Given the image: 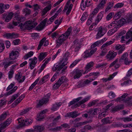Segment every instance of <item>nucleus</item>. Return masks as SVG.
<instances>
[{"mask_svg": "<svg viewBox=\"0 0 132 132\" xmlns=\"http://www.w3.org/2000/svg\"><path fill=\"white\" fill-rule=\"evenodd\" d=\"M14 73V71L12 69L11 70L9 71V79H10L12 77Z\"/></svg>", "mask_w": 132, "mask_h": 132, "instance_id": "5fc2aeb1", "label": "nucleus"}, {"mask_svg": "<svg viewBox=\"0 0 132 132\" xmlns=\"http://www.w3.org/2000/svg\"><path fill=\"white\" fill-rule=\"evenodd\" d=\"M117 55L116 52H109V53L106 55V57L109 60H111L113 59L116 57Z\"/></svg>", "mask_w": 132, "mask_h": 132, "instance_id": "aec40b11", "label": "nucleus"}, {"mask_svg": "<svg viewBox=\"0 0 132 132\" xmlns=\"http://www.w3.org/2000/svg\"><path fill=\"white\" fill-rule=\"evenodd\" d=\"M64 77L63 76H62L61 78H60L58 81L57 82V83L58 84V85H61L63 83V79Z\"/></svg>", "mask_w": 132, "mask_h": 132, "instance_id": "603ef678", "label": "nucleus"}, {"mask_svg": "<svg viewBox=\"0 0 132 132\" xmlns=\"http://www.w3.org/2000/svg\"><path fill=\"white\" fill-rule=\"evenodd\" d=\"M109 3L110 4L109 5L107 6L105 9V11L106 12L109 10L113 6V3L111 4L110 3Z\"/></svg>", "mask_w": 132, "mask_h": 132, "instance_id": "338daca9", "label": "nucleus"}, {"mask_svg": "<svg viewBox=\"0 0 132 132\" xmlns=\"http://www.w3.org/2000/svg\"><path fill=\"white\" fill-rule=\"evenodd\" d=\"M108 64L107 63H103L101 64H99L96 65V67L97 68H101L104 67Z\"/></svg>", "mask_w": 132, "mask_h": 132, "instance_id": "a18cd8bd", "label": "nucleus"}, {"mask_svg": "<svg viewBox=\"0 0 132 132\" xmlns=\"http://www.w3.org/2000/svg\"><path fill=\"white\" fill-rule=\"evenodd\" d=\"M46 38H43L40 40L37 48V49L38 50H39L40 49L41 47L43 45L44 43L46 40Z\"/></svg>", "mask_w": 132, "mask_h": 132, "instance_id": "f704fd0d", "label": "nucleus"}, {"mask_svg": "<svg viewBox=\"0 0 132 132\" xmlns=\"http://www.w3.org/2000/svg\"><path fill=\"white\" fill-rule=\"evenodd\" d=\"M127 103L129 104H132V96H130L127 98Z\"/></svg>", "mask_w": 132, "mask_h": 132, "instance_id": "680f3d73", "label": "nucleus"}, {"mask_svg": "<svg viewBox=\"0 0 132 132\" xmlns=\"http://www.w3.org/2000/svg\"><path fill=\"white\" fill-rule=\"evenodd\" d=\"M116 20L117 23V26H115L116 27V29L118 28H119V27H121L124 24L125 22H126V20L124 18H122L118 20Z\"/></svg>", "mask_w": 132, "mask_h": 132, "instance_id": "f3484780", "label": "nucleus"}, {"mask_svg": "<svg viewBox=\"0 0 132 132\" xmlns=\"http://www.w3.org/2000/svg\"><path fill=\"white\" fill-rule=\"evenodd\" d=\"M18 87L17 86H15L10 91L6 93L5 95L6 96H8L11 94L13 93L17 89Z\"/></svg>", "mask_w": 132, "mask_h": 132, "instance_id": "7c9ffc66", "label": "nucleus"}, {"mask_svg": "<svg viewBox=\"0 0 132 132\" xmlns=\"http://www.w3.org/2000/svg\"><path fill=\"white\" fill-rule=\"evenodd\" d=\"M19 55V53L18 51H12L9 54V58L11 60H14L18 57Z\"/></svg>", "mask_w": 132, "mask_h": 132, "instance_id": "4468645a", "label": "nucleus"}, {"mask_svg": "<svg viewBox=\"0 0 132 132\" xmlns=\"http://www.w3.org/2000/svg\"><path fill=\"white\" fill-rule=\"evenodd\" d=\"M93 17H92V16H90L89 17V18L88 20L87 24L88 25H89L92 22V18Z\"/></svg>", "mask_w": 132, "mask_h": 132, "instance_id": "052dcab7", "label": "nucleus"}, {"mask_svg": "<svg viewBox=\"0 0 132 132\" xmlns=\"http://www.w3.org/2000/svg\"><path fill=\"white\" fill-rule=\"evenodd\" d=\"M100 8L98 7L97 6V8L94 10L92 12V14L90 15V16H92V17H93L94 15H95L97 13L98 11L99 10V9Z\"/></svg>", "mask_w": 132, "mask_h": 132, "instance_id": "09e8293b", "label": "nucleus"}, {"mask_svg": "<svg viewBox=\"0 0 132 132\" xmlns=\"http://www.w3.org/2000/svg\"><path fill=\"white\" fill-rule=\"evenodd\" d=\"M94 64V63L93 62H90L87 64L85 67V73L87 72L88 71L90 70V69L93 66Z\"/></svg>", "mask_w": 132, "mask_h": 132, "instance_id": "393cba45", "label": "nucleus"}, {"mask_svg": "<svg viewBox=\"0 0 132 132\" xmlns=\"http://www.w3.org/2000/svg\"><path fill=\"white\" fill-rule=\"evenodd\" d=\"M31 108H28L23 109L20 113V115H23L24 114L26 113L28 111H29L31 109Z\"/></svg>", "mask_w": 132, "mask_h": 132, "instance_id": "e433bc0d", "label": "nucleus"}, {"mask_svg": "<svg viewBox=\"0 0 132 132\" xmlns=\"http://www.w3.org/2000/svg\"><path fill=\"white\" fill-rule=\"evenodd\" d=\"M51 95L50 93L44 95V97L41 100H40L37 105V108L42 106L43 104H46L49 101L50 96Z\"/></svg>", "mask_w": 132, "mask_h": 132, "instance_id": "7ed1b4c3", "label": "nucleus"}, {"mask_svg": "<svg viewBox=\"0 0 132 132\" xmlns=\"http://www.w3.org/2000/svg\"><path fill=\"white\" fill-rule=\"evenodd\" d=\"M49 76V75L48 74L44 76L42 78L41 80H40L39 84L40 85H42L46 82L47 81V79Z\"/></svg>", "mask_w": 132, "mask_h": 132, "instance_id": "cd10ccee", "label": "nucleus"}, {"mask_svg": "<svg viewBox=\"0 0 132 132\" xmlns=\"http://www.w3.org/2000/svg\"><path fill=\"white\" fill-rule=\"evenodd\" d=\"M69 55L70 53L68 52H67L64 54L63 60L61 61V63L62 64L63 66H65L67 64L68 57H69Z\"/></svg>", "mask_w": 132, "mask_h": 132, "instance_id": "dca6fc26", "label": "nucleus"}, {"mask_svg": "<svg viewBox=\"0 0 132 132\" xmlns=\"http://www.w3.org/2000/svg\"><path fill=\"white\" fill-rule=\"evenodd\" d=\"M33 54L34 53L33 52L30 51L24 57V59H27L29 57H31L33 55Z\"/></svg>", "mask_w": 132, "mask_h": 132, "instance_id": "ea45409f", "label": "nucleus"}, {"mask_svg": "<svg viewBox=\"0 0 132 132\" xmlns=\"http://www.w3.org/2000/svg\"><path fill=\"white\" fill-rule=\"evenodd\" d=\"M51 3V1H50L46 2L44 3V4L45 5H46L47 4H49L48 5L45 7L43 10L42 12V16L44 15L47 12L50 10H51V4H50Z\"/></svg>", "mask_w": 132, "mask_h": 132, "instance_id": "1a4fd4ad", "label": "nucleus"}, {"mask_svg": "<svg viewBox=\"0 0 132 132\" xmlns=\"http://www.w3.org/2000/svg\"><path fill=\"white\" fill-rule=\"evenodd\" d=\"M33 128L35 131L37 132H42L45 129V127L42 125L35 126Z\"/></svg>", "mask_w": 132, "mask_h": 132, "instance_id": "a211bd4d", "label": "nucleus"}, {"mask_svg": "<svg viewBox=\"0 0 132 132\" xmlns=\"http://www.w3.org/2000/svg\"><path fill=\"white\" fill-rule=\"evenodd\" d=\"M116 20H115V21L112 22L111 23H110V25L108 26L109 28H111L113 27H115L114 28H116L115 26H117V24H116Z\"/></svg>", "mask_w": 132, "mask_h": 132, "instance_id": "de8ad7c7", "label": "nucleus"}, {"mask_svg": "<svg viewBox=\"0 0 132 132\" xmlns=\"http://www.w3.org/2000/svg\"><path fill=\"white\" fill-rule=\"evenodd\" d=\"M121 12H119L116 13L114 17V18L116 20H117L118 19H119L121 16Z\"/></svg>", "mask_w": 132, "mask_h": 132, "instance_id": "a19ab883", "label": "nucleus"}, {"mask_svg": "<svg viewBox=\"0 0 132 132\" xmlns=\"http://www.w3.org/2000/svg\"><path fill=\"white\" fill-rule=\"evenodd\" d=\"M126 39H128L130 38L127 43L132 41V28L126 33Z\"/></svg>", "mask_w": 132, "mask_h": 132, "instance_id": "6ab92c4d", "label": "nucleus"}, {"mask_svg": "<svg viewBox=\"0 0 132 132\" xmlns=\"http://www.w3.org/2000/svg\"><path fill=\"white\" fill-rule=\"evenodd\" d=\"M23 12L25 13V16H26L27 15H29L30 14L31 11L30 10L27 8H26L23 10Z\"/></svg>", "mask_w": 132, "mask_h": 132, "instance_id": "79ce46f5", "label": "nucleus"}, {"mask_svg": "<svg viewBox=\"0 0 132 132\" xmlns=\"http://www.w3.org/2000/svg\"><path fill=\"white\" fill-rule=\"evenodd\" d=\"M0 5L1 6H2L3 9H8L10 7L9 5L8 4L5 5L4 4L1 3Z\"/></svg>", "mask_w": 132, "mask_h": 132, "instance_id": "bf43d9fd", "label": "nucleus"}, {"mask_svg": "<svg viewBox=\"0 0 132 132\" xmlns=\"http://www.w3.org/2000/svg\"><path fill=\"white\" fill-rule=\"evenodd\" d=\"M29 61H31L29 64V67L31 70L33 69L35 67V65L37 62V58L35 57L33 59L31 58L29 59Z\"/></svg>", "mask_w": 132, "mask_h": 132, "instance_id": "9d476101", "label": "nucleus"}, {"mask_svg": "<svg viewBox=\"0 0 132 132\" xmlns=\"http://www.w3.org/2000/svg\"><path fill=\"white\" fill-rule=\"evenodd\" d=\"M90 3V1H89V2H88V1L87 0V2L86 3V4L85 3V4H84V5H84L85 6H85H84V7H83V6L82 5V4H81V3L80 6H81V9L82 10H83L85 9V8L86 6L88 7V6H89L91 4Z\"/></svg>", "mask_w": 132, "mask_h": 132, "instance_id": "72a5a7b5", "label": "nucleus"}, {"mask_svg": "<svg viewBox=\"0 0 132 132\" xmlns=\"http://www.w3.org/2000/svg\"><path fill=\"white\" fill-rule=\"evenodd\" d=\"M100 42H99V41L98 40L94 43L91 46L92 48H94L96 46L100 44Z\"/></svg>", "mask_w": 132, "mask_h": 132, "instance_id": "13d9d810", "label": "nucleus"}, {"mask_svg": "<svg viewBox=\"0 0 132 132\" xmlns=\"http://www.w3.org/2000/svg\"><path fill=\"white\" fill-rule=\"evenodd\" d=\"M77 112L76 111H74L70 112L68 113L65 116V117H71L72 118H75L77 117L79 115V114H77Z\"/></svg>", "mask_w": 132, "mask_h": 132, "instance_id": "2eb2a0df", "label": "nucleus"}, {"mask_svg": "<svg viewBox=\"0 0 132 132\" xmlns=\"http://www.w3.org/2000/svg\"><path fill=\"white\" fill-rule=\"evenodd\" d=\"M11 118H8L7 119L6 121L4 122L5 123L6 125L8 126L10 123L11 122Z\"/></svg>", "mask_w": 132, "mask_h": 132, "instance_id": "774afa93", "label": "nucleus"}, {"mask_svg": "<svg viewBox=\"0 0 132 132\" xmlns=\"http://www.w3.org/2000/svg\"><path fill=\"white\" fill-rule=\"evenodd\" d=\"M106 32V29L105 28L103 27L102 26L100 27L98 30V32L96 35V38L98 39L103 36Z\"/></svg>", "mask_w": 132, "mask_h": 132, "instance_id": "39448f33", "label": "nucleus"}, {"mask_svg": "<svg viewBox=\"0 0 132 132\" xmlns=\"http://www.w3.org/2000/svg\"><path fill=\"white\" fill-rule=\"evenodd\" d=\"M114 42V40H110L109 42H107L106 43L103 44L101 47V49L104 48H106V47L109 45Z\"/></svg>", "mask_w": 132, "mask_h": 132, "instance_id": "c756f323", "label": "nucleus"}, {"mask_svg": "<svg viewBox=\"0 0 132 132\" xmlns=\"http://www.w3.org/2000/svg\"><path fill=\"white\" fill-rule=\"evenodd\" d=\"M18 123L21 126L29 125L32 122V120L31 119H27L25 121L22 118H19L18 119Z\"/></svg>", "mask_w": 132, "mask_h": 132, "instance_id": "20e7f679", "label": "nucleus"}, {"mask_svg": "<svg viewBox=\"0 0 132 132\" xmlns=\"http://www.w3.org/2000/svg\"><path fill=\"white\" fill-rule=\"evenodd\" d=\"M109 117L105 118L102 120V121L104 124L110 123L111 122L109 120Z\"/></svg>", "mask_w": 132, "mask_h": 132, "instance_id": "473e14b6", "label": "nucleus"}, {"mask_svg": "<svg viewBox=\"0 0 132 132\" xmlns=\"http://www.w3.org/2000/svg\"><path fill=\"white\" fill-rule=\"evenodd\" d=\"M15 77L19 83L22 82L25 79V77L24 76H23V77L22 78V79H21V75H17Z\"/></svg>", "mask_w": 132, "mask_h": 132, "instance_id": "c85d7f7f", "label": "nucleus"}, {"mask_svg": "<svg viewBox=\"0 0 132 132\" xmlns=\"http://www.w3.org/2000/svg\"><path fill=\"white\" fill-rule=\"evenodd\" d=\"M103 16V14L102 13L100 12L97 15V17L96 19V22L97 21V23L102 18Z\"/></svg>", "mask_w": 132, "mask_h": 132, "instance_id": "c9c22d12", "label": "nucleus"}, {"mask_svg": "<svg viewBox=\"0 0 132 132\" xmlns=\"http://www.w3.org/2000/svg\"><path fill=\"white\" fill-rule=\"evenodd\" d=\"M47 18H46L42 21L40 24H39L36 27V29L38 31H40L43 29L45 26L46 22L47 20Z\"/></svg>", "mask_w": 132, "mask_h": 132, "instance_id": "9b49d317", "label": "nucleus"}, {"mask_svg": "<svg viewBox=\"0 0 132 132\" xmlns=\"http://www.w3.org/2000/svg\"><path fill=\"white\" fill-rule=\"evenodd\" d=\"M11 60L10 58H7L5 60V61L4 62L3 64L5 65L4 68L6 69L8 67L15 62V61Z\"/></svg>", "mask_w": 132, "mask_h": 132, "instance_id": "f8f14e48", "label": "nucleus"}, {"mask_svg": "<svg viewBox=\"0 0 132 132\" xmlns=\"http://www.w3.org/2000/svg\"><path fill=\"white\" fill-rule=\"evenodd\" d=\"M127 57L128 54L127 53H124L119 59V62L121 63L124 61L125 64L127 65L128 64L130 63V62L128 61Z\"/></svg>", "mask_w": 132, "mask_h": 132, "instance_id": "6e6552de", "label": "nucleus"}, {"mask_svg": "<svg viewBox=\"0 0 132 132\" xmlns=\"http://www.w3.org/2000/svg\"><path fill=\"white\" fill-rule=\"evenodd\" d=\"M46 52H41L38 56L39 61V62L42 60L46 56Z\"/></svg>", "mask_w": 132, "mask_h": 132, "instance_id": "a878e982", "label": "nucleus"}, {"mask_svg": "<svg viewBox=\"0 0 132 132\" xmlns=\"http://www.w3.org/2000/svg\"><path fill=\"white\" fill-rule=\"evenodd\" d=\"M116 101L117 102H120L122 101L123 102L127 103V98L126 99H123L121 97H118L116 99Z\"/></svg>", "mask_w": 132, "mask_h": 132, "instance_id": "8fccbe9b", "label": "nucleus"}, {"mask_svg": "<svg viewBox=\"0 0 132 132\" xmlns=\"http://www.w3.org/2000/svg\"><path fill=\"white\" fill-rule=\"evenodd\" d=\"M82 75L81 71L77 70L73 71L70 73V76L71 77L74 76V78L75 79L78 78Z\"/></svg>", "mask_w": 132, "mask_h": 132, "instance_id": "0eeeda50", "label": "nucleus"}, {"mask_svg": "<svg viewBox=\"0 0 132 132\" xmlns=\"http://www.w3.org/2000/svg\"><path fill=\"white\" fill-rule=\"evenodd\" d=\"M106 0H102L100 4L98 5V7L102 9L105 3Z\"/></svg>", "mask_w": 132, "mask_h": 132, "instance_id": "58836bf2", "label": "nucleus"}, {"mask_svg": "<svg viewBox=\"0 0 132 132\" xmlns=\"http://www.w3.org/2000/svg\"><path fill=\"white\" fill-rule=\"evenodd\" d=\"M15 14V18L19 22H23L26 20V18L24 17L21 16L19 15Z\"/></svg>", "mask_w": 132, "mask_h": 132, "instance_id": "bb28decb", "label": "nucleus"}, {"mask_svg": "<svg viewBox=\"0 0 132 132\" xmlns=\"http://www.w3.org/2000/svg\"><path fill=\"white\" fill-rule=\"evenodd\" d=\"M84 128L86 130H92L94 129V128L91 127L89 125H86L84 126Z\"/></svg>", "mask_w": 132, "mask_h": 132, "instance_id": "6e6d98bb", "label": "nucleus"}, {"mask_svg": "<svg viewBox=\"0 0 132 132\" xmlns=\"http://www.w3.org/2000/svg\"><path fill=\"white\" fill-rule=\"evenodd\" d=\"M64 66H63L62 64L61 65L58 64V65L55 64L52 68V70L53 71H55L56 70L60 71Z\"/></svg>", "mask_w": 132, "mask_h": 132, "instance_id": "b1692460", "label": "nucleus"}, {"mask_svg": "<svg viewBox=\"0 0 132 132\" xmlns=\"http://www.w3.org/2000/svg\"><path fill=\"white\" fill-rule=\"evenodd\" d=\"M123 124L120 123L119 122L117 123H113V124L111 125V126L112 127H122Z\"/></svg>", "mask_w": 132, "mask_h": 132, "instance_id": "2f4dec72", "label": "nucleus"}, {"mask_svg": "<svg viewBox=\"0 0 132 132\" xmlns=\"http://www.w3.org/2000/svg\"><path fill=\"white\" fill-rule=\"evenodd\" d=\"M72 30V28L70 27L68 28L66 32L61 35L56 41V46L59 47L61 45L64 41L66 40L70 35Z\"/></svg>", "mask_w": 132, "mask_h": 132, "instance_id": "f257e3e1", "label": "nucleus"}, {"mask_svg": "<svg viewBox=\"0 0 132 132\" xmlns=\"http://www.w3.org/2000/svg\"><path fill=\"white\" fill-rule=\"evenodd\" d=\"M113 78V77H112L111 76H110L108 78H103L102 79L103 81L104 82H106L108 80H110Z\"/></svg>", "mask_w": 132, "mask_h": 132, "instance_id": "69168bd1", "label": "nucleus"}, {"mask_svg": "<svg viewBox=\"0 0 132 132\" xmlns=\"http://www.w3.org/2000/svg\"><path fill=\"white\" fill-rule=\"evenodd\" d=\"M114 14V13L113 12L109 13L106 16V19L107 20H109L111 19L112 18Z\"/></svg>", "mask_w": 132, "mask_h": 132, "instance_id": "37998d69", "label": "nucleus"}, {"mask_svg": "<svg viewBox=\"0 0 132 132\" xmlns=\"http://www.w3.org/2000/svg\"><path fill=\"white\" fill-rule=\"evenodd\" d=\"M14 14L12 12H11L8 14L6 13H4L2 15V18L3 19L5 20V22H8L12 19Z\"/></svg>", "mask_w": 132, "mask_h": 132, "instance_id": "423d86ee", "label": "nucleus"}, {"mask_svg": "<svg viewBox=\"0 0 132 132\" xmlns=\"http://www.w3.org/2000/svg\"><path fill=\"white\" fill-rule=\"evenodd\" d=\"M89 98L88 97L87 98H85L84 99L82 100L81 101L75 104V105H74L75 108H76L78 107L81 104H83L85 102L89 100Z\"/></svg>", "mask_w": 132, "mask_h": 132, "instance_id": "4be33fe9", "label": "nucleus"}, {"mask_svg": "<svg viewBox=\"0 0 132 132\" xmlns=\"http://www.w3.org/2000/svg\"><path fill=\"white\" fill-rule=\"evenodd\" d=\"M17 35H16L14 33H6L4 34L3 36L7 39L15 38Z\"/></svg>", "mask_w": 132, "mask_h": 132, "instance_id": "5701e85b", "label": "nucleus"}, {"mask_svg": "<svg viewBox=\"0 0 132 132\" xmlns=\"http://www.w3.org/2000/svg\"><path fill=\"white\" fill-rule=\"evenodd\" d=\"M7 116V113L6 112L2 114L0 116V122L5 119Z\"/></svg>", "mask_w": 132, "mask_h": 132, "instance_id": "4c0bfd02", "label": "nucleus"}, {"mask_svg": "<svg viewBox=\"0 0 132 132\" xmlns=\"http://www.w3.org/2000/svg\"><path fill=\"white\" fill-rule=\"evenodd\" d=\"M4 48L5 46L4 44L0 42V53L3 52Z\"/></svg>", "mask_w": 132, "mask_h": 132, "instance_id": "4d7b16f0", "label": "nucleus"}, {"mask_svg": "<svg viewBox=\"0 0 132 132\" xmlns=\"http://www.w3.org/2000/svg\"><path fill=\"white\" fill-rule=\"evenodd\" d=\"M93 80H94V79L89 78V79H87L84 81L83 82L80 83L78 85L77 87H78L80 88L85 86L86 85L89 84Z\"/></svg>", "mask_w": 132, "mask_h": 132, "instance_id": "ddd939ff", "label": "nucleus"}, {"mask_svg": "<svg viewBox=\"0 0 132 132\" xmlns=\"http://www.w3.org/2000/svg\"><path fill=\"white\" fill-rule=\"evenodd\" d=\"M125 45H122V47L119 50L118 52V54H120L121 53L122 51H124L125 49Z\"/></svg>", "mask_w": 132, "mask_h": 132, "instance_id": "0e129e2a", "label": "nucleus"}, {"mask_svg": "<svg viewBox=\"0 0 132 132\" xmlns=\"http://www.w3.org/2000/svg\"><path fill=\"white\" fill-rule=\"evenodd\" d=\"M115 95L114 93L112 92H111L109 93V97L111 98H113L115 97Z\"/></svg>", "mask_w": 132, "mask_h": 132, "instance_id": "e2e57ef3", "label": "nucleus"}, {"mask_svg": "<svg viewBox=\"0 0 132 132\" xmlns=\"http://www.w3.org/2000/svg\"><path fill=\"white\" fill-rule=\"evenodd\" d=\"M84 55L83 56L84 58H86L88 57L91 56L90 54V53L88 52V51H86L84 52Z\"/></svg>", "mask_w": 132, "mask_h": 132, "instance_id": "3c124183", "label": "nucleus"}, {"mask_svg": "<svg viewBox=\"0 0 132 132\" xmlns=\"http://www.w3.org/2000/svg\"><path fill=\"white\" fill-rule=\"evenodd\" d=\"M78 40L76 39L73 42L74 46L75 47L74 51L77 52L78 51L80 48V44L78 43Z\"/></svg>", "mask_w": 132, "mask_h": 132, "instance_id": "412c9836", "label": "nucleus"}, {"mask_svg": "<svg viewBox=\"0 0 132 132\" xmlns=\"http://www.w3.org/2000/svg\"><path fill=\"white\" fill-rule=\"evenodd\" d=\"M88 16V15L87 14V13L85 12L84 13L81 18V21H84L86 19Z\"/></svg>", "mask_w": 132, "mask_h": 132, "instance_id": "49530a36", "label": "nucleus"}, {"mask_svg": "<svg viewBox=\"0 0 132 132\" xmlns=\"http://www.w3.org/2000/svg\"><path fill=\"white\" fill-rule=\"evenodd\" d=\"M37 24V22H34V21L29 20L25 23H21L19 25L21 29L29 30L33 28Z\"/></svg>", "mask_w": 132, "mask_h": 132, "instance_id": "f03ea898", "label": "nucleus"}, {"mask_svg": "<svg viewBox=\"0 0 132 132\" xmlns=\"http://www.w3.org/2000/svg\"><path fill=\"white\" fill-rule=\"evenodd\" d=\"M19 95V94L18 93H17L16 94H15L13 95L12 97L11 100L10 101V103L13 102L16 98H17Z\"/></svg>", "mask_w": 132, "mask_h": 132, "instance_id": "c03bdc74", "label": "nucleus"}, {"mask_svg": "<svg viewBox=\"0 0 132 132\" xmlns=\"http://www.w3.org/2000/svg\"><path fill=\"white\" fill-rule=\"evenodd\" d=\"M124 5V4L122 3H118L117 4L114 6V8H119L122 7Z\"/></svg>", "mask_w": 132, "mask_h": 132, "instance_id": "864d4df0", "label": "nucleus"}]
</instances>
